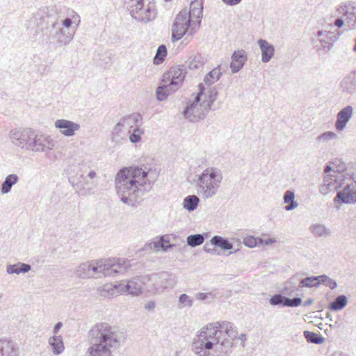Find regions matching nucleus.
Instances as JSON below:
<instances>
[{"mask_svg": "<svg viewBox=\"0 0 356 356\" xmlns=\"http://www.w3.org/2000/svg\"><path fill=\"white\" fill-rule=\"evenodd\" d=\"M231 59V70L232 73H236L244 66V64L248 59L247 53L243 49L236 50L232 54Z\"/></svg>", "mask_w": 356, "mask_h": 356, "instance_id": "22", "label": "nucleus"}, {"mask_svg": "<svg viewBox=\"0 0 356 356\" xmlns=\"http://www.w3.org/2000/svg\"><path fill=\"white\" fill-rule=\"evenodd\" d=\"M347 297L344 295H340L329 304L328 308L332 311H339L343 309L347 305Z\"/></svg>", "mask_w": 356, "mask_h": 356, "instance_id": "37", "label": "nucleus"}, {"mask_svg": "<svg viewBox=\"0 0 356 356\" xmlns=\"http://www.w3.org/2000/svg\"><path fill=\"white\" fill-rule=\"evenodd\" d=\"M124 128L119 123V122L115 125L112 131L111 140L115 144H122L127 140L126 130H123Z\"/></svg>", "mask_w": 356, "mask_h": 356, "instance_id": "29", "label": "nucleus"}, {"mask_svg": "<svg viewBox=\"0 0 356 356\" xmlns=\"http://www.w3.org/2000/svg\"><path fill=\"white\" fill-rule=\"evenodd\" d=\"M344 24V20L341 18H337L334 22V26L341 28Z\"/></svg>", "mask_w": 356, "mask_h": 356, "instance_id": "59", "label": "nucleus"}, {"mask_svg": "<svg viewBox=\"0 0 356 356\" xmlns=\"http://www.w3.org/2000/svg\"><path fill=\"white\" fill-rule=\"evenodd\" d=\"M355 45H354V47H353V51H354L355 52H356V38H355Z\"/></svg>", "mask_w": 356, "mask_h": 356, "instance_id": "64", "label": "nucleus"}, {"mask_svg": "<svg viewBox=\"0 0 356 356\" xmlns=\"http://www.w3.org/2000/svg\"><path fill=\"white\" fill-rule=\"evenodd\" d=\"M225 3L229 6H235L241 2V0H222Z\"/></svg>", "mask_w": 356, "mask_h": 356, "instance_id": "57", "label": "nucleus"}, {"mask_svg": "<svg viewBox=\"0 0 356 356\" xmlns=\"http://www.w3.org/2000/svg\"><path fill=\"white\" fill-rule=\"evenodd\" d=\"M156 307L155 302L149 301L145 305V309L148 311H152Z\"/></svg>", "mask_w": 356, "mask_h": 356, "instance_id": "56", "label": "nucleus"}, {"mask_svg": "<svg viewBox=\"0 0 356 356\" xmlns=\"http://www.w3.org/2000/svg\"><path fill=\"white\" fill-rule=\"evenodd\" d=\"M338 11L341 13H343L346 16V22L350 23L353 26L356 23V5L353 3H347L345 5H341L339 7Z\"/></svg>", "mask_w": 356, "mask_h": 356, "instance_id": "23", "label": "nucleus"}, {"mask_svg": "<svg viewBox=\"0 0 356 356\" xmlns=\"http://www.w3.org/2000/svg\"><path fill=\"white\" fill-rule=\"evenodd\" d=\"M144 276L134 277L129 280H123L115 284H107L101 287L102 296L105 297L116 296L119 293H127L137 296L142 293V285L147 284Z\"/></svg>", "mask_w": 356, "mask_h": 356, "instance_id": "9", "label": "nucleus"}, {"mask_svg": "<svg viewBox=\"0 0 356 356\" xmlns=\"http://www.w3.org/2000/svg\"><path fill=\"white\" fill-rule=\"evenodd\" d=\"M35 19L39 18L44 24H51L54 21L60 22L61 16V8L57 6L47 7L44 10L38 12L35 15Z\"/></svg>", "mask_w": 356, "mask_h": 356, "instance_id": "16", "label": "nucleus"}, {"mask_svg": "<svg viewBox=\"0 0 356 356\" xmlns=\"http://www.w3.org/2000/svg\"><path fill=\"white\" fill-rule=\"evenodd\" d=\"M131 266L129 261L121 258L93 260L81 264L75 274L81 279L115 277L124 274Z\"/></svg>", "mask_w": 356, "mask_h": 356, "instance_id": "3", "label": "nucleus"}, {"mask_svg": "<svg viewBox=\"0 0 356 356\" xmlns=\"http://www.w3.org/2000/svg\"><path fill=\"white\" fill-rule=\"evenodd\" d=\"M313 302H314L313 299H311V298H310V299H308L307 300H306L305 302H304L303 305H304L305 307H307V306H309V305H312V304H313Z\"/></svg>", "mask_w": 356, "mask_h": 356, "instance_id": "61", "label": "nucleus"}, {"mask_svg": "<svg viewBox=\"0 0 356 356\" xmlns=\"http://www.w3.org/2000/svg\"><path fill=\"white\" fill-rule=\"evenodd\" d=\"M222 75V72L219 67L213 69L209 72L204 77V82L199 85H203L204 88H216L214 86H211L215 82H216Z\"/></svg>", "mask_w": 356, "mask_h": 356, "instance_id": "28", "label": "nucleus"}, {"mask_svg": "<svg viewBox=\"0 0 356 356\" xmlns=\"http://www.w3.org/2000/svg\"><path fill=\"white\" fill-rule=\"evenodd\" d=\"M200 22H195L188 18L187 9L181 10L177 15L172 26V40L178 41L184 35L193 36L199 29Z\"/></svg>", "mask_w": 356, "mask_h": 356, "instance_id": "10", "label": "nucleus"}, {"mask_svg": "<svg viewBox=\"0 0 356 356\" xmlns=\"http://www.w3.org/2000/svg\"><path fill=\"white\" fill-rule=\"evenodd\" d=\"M320 284H323L329 287L330 289H334L337 286V283L335 280L330 278L325 275H319Z\"/></svg>", "mask_w": 356, "mask_h": 356, "instance_id": "48", "label": "nucleus"}, {"mask_svg": "<svg viewBox=\"0 0 356 356\" xmlns=\"http://www.w3.org/2000/svg\"><path fill=\"white\" fill-rule=\"evenodd\" d=\"M200 198L195 195H190L184 197L183 207L191 212L195 210L200 203Z\"/></svg>", "mask_w": 356, "mask_h": 356, "instance_id": "35", "label": "nucleus"}, {"mask_svg": "<svg viewBox=\"0 0 356 356\" xmlns=\"http://www.w3.org/2000/svg\"><path fill=\"white\" fill-rule=\"evenodd\" d=\"M74 31L64 29L60 26V22L54 21L50 26L49 38L56 41L59 46H66L73 39Z\"/></svg>", "mask_w": 356, "mask_h": 356, "instance_id": "15", "label": "nucleus"}, {"mask_svg": "<svg viewBox=\"0 0 356 356\" xmlns=\"http://www.w3.org/2000/svg\"><path fill=\"white\" fill-rule=\"evenodd\" d=\"M304 337L307 341L315 344H321L324 342L325 339L320 334H317L311 331L306 330L303 332Z\"/></svg>", "mask_w": 356, "mask_h": 356, "instance_id": "40", "label": "nucleus"}, {"mask_svg": "<svg viewBox=\"0 0 356 356\" xmlns=\"http://www.w3.org/2000/svg\"><path fill=\"white\" fill-rule=\"evenodd\" d=\"M31 269V266L28 264L19 262L15 264H10L6 266V272L8 274H20L28 273Z\"/></svg>", "mask_w": 356, "mask_h": 356, "instance_id": "32", "label": "nucleus"}, {"mask_svg": "<svg viewBox=\"0 0 356 356\" xmlns=\"http://www.w3.org/2000/svg\"><path fill=\"white\" fill-rule=\"evenodd\" d=\"M298 290L296 284L292 283L291 280H289L286 282V286L280 290V293L285 296H292L293 293Z\"/></svg>", "mask_w": 356, "mask_h": 356, "instance_id": "47", "label": "nucleus"}, {"mask_svg": "<svg viewBox=\"0 0 356 356\" xmlns=\"http://www.w3.org/2000/svg\"><path fill=\"white\" fill-rule=\"evenodd\" d=\"M167 56V48L165 45L161 44L159 46L156 55L154 58V63L156 65L162 63Z\"/></svg>", "mask_w": 356, "mask_h": 356, "instance_id": "43", "label": "nucleus"}, {"mask_svg": "<svg viewBox=\"0 0 356 356\" xmlns=\"http://www.w3.org/2000/svg\"><path fill=\"white\" fill-rule=\"evenodd\" d=\"M353 114V108L348 105L339 111L337 115V120L334 123L335 129L337 131H343Z\"/></svg>", "mask_w": 356, "mask_h": 356, "instance_id": "18", "label": "nucleus"}, {"mask_svg": "<svg viewBox=\"0 0 356 356\" xmlns=\"http://www.w3.org/2000/svg\"><path fill=\"white\" fill-rule=\"evenodd\" d=\"M284 203L287 204L285 207L286 211H291L298 207V204L295 201V193L293 191L288 190L285 192L283 197Z\"/></svg>", "mask_w": 356, "mask_h": 356, "instance_id": "38", "label": "nucleus"}, {"mask_svg": "<svg viewBox=\"0 0 356 356\" xmlns=\"http://www.w3.org/2000/svg\"><path fill=\"white\" fill-rule=\"evenodd\" d=\"M319 42L324 51H329L332 49L333 44L332 43L326 38V36L320 37Z\"/></svg>", "mask_w": 356, "mask_h": 356, "instance_id": "53", "label": "nucleus"}, {"mask_svg": "<svg viewBox=\"0 0 356 356\" xmlns=\"http://www.w3.org/2000/svg\"><path fill=\"white\" fill-rule=\"evenodd\" d=\"M72 13L74 15L72 16V18L67 17L64 19L61 20V22H60V26L64 29L69 30V29L72 26L73 23H75V21H73V19L79 17V15L74 11H72Z\"/></svg>", "mask_w": 356, "mask_h": 356, "instance_id": "50", "label": "nucleus"}, {"mask_svg": "<svg viewBox=\"0 0 356 356\" xmlns=\"http://www.w3.org/2000/svg\"><path fill=\"white\" fill-rule=\"evenodd\" d=\"M19 181V177L16 174L8 175L1 184V193L8 194L10 192L12 187Z\"/></svg>", "mask_w": 356, "mask_h": 356, "instance_id": "31", "label": "nucleus"}, {"mask_svg": "<svg viewBox=\"0 0 356 356\" xmlns=\"http://www.w3.org/2000/svg\"><path fill=\"white\" fill-rule=\"evenodd\" d=\"M211 242L217 248H220L223 250H229L233 248V243L229 242L226 238L220 236H214L211 238Z\"/></svg>", "mask_w": 356, "mask_h": 356, "instance_id": "36", "label": "nucleus"}, {"mask_svg": "<svg viewBox=\"0 0 356 356\" xmlns=\"http://www.w3.org/2000/svg\"><path fill=\"white\" fill-rule=\"evenodd\" d=\"M89 334L94 341L88 349L90 356H111V348H118L123 338L122 332L107 323H97Z\"/></svg>", "mask_w": 356, "mask_h": 356, "instance_id": "4", "label": "nucleus"}, {"mask_svg": "<svg viewBox=\"0 0 356 356\" xmlns=\"http://www.w3.org/2000/svg\"><path fill=\"white\" fill-rule=\"evenodd\" d=\"M275 242V239L273 238H270L267 240H264L261 238H259V245H268L274 243Z\"/></svg>", "mask_w": 356, "mask_h": 356, "instance_id": "55", "label": "nucleus"}, {"mask_svg": "<svg viewBox=\"0 0 356 356\" xmlns=\"http://www.w3.org/2000/svg\"><path fill=\"white\" fill-rule=\"evenodd\" d=\"M217 95L216 88H204V84L199 85V92L193 100H189L184 111V117L191 122L203 119L210 111Z\"/></svg>", "mask_w": 356, "mask_h": 356, "instance_id": "5", "label": "nucleus"}, {"mask_svg": "<svg viewBox=\"0 0 356 356\" xmlns=\"http://www.w3.org/2000/svg\"><path fill=\"white\" fill-rule=\"evenodd\" d=\"M309 229L315 237H327L331 235L330 229L323 224H313L310 226Z\"/></svg>", "mask_w": 356, "mask_h": 356, "instance_id": "34", "label": "nucleus"}, {"mask_svg": "<svg viewBox=\"0 0 356 356\" xmlns=\"http://www.w3.org/2000/svg\"><path fill=\"white\" fill-rule=\"evenodd\" d=\"M259 238L253 236H248L243 238V244L250 248H254L259 245Z\"/></svg>", "mask_w": 356, "mask_h": 356, "instance_id": "49", "label": "nucleus"}, {"mask_svg": "<svg viewBox=\"0 0 356 356\" xmlns=\"http://www.w3.org/2000/svg\"><path fill=\"white\" fill-rule=\"evenodd\" d=\"M257 44L261 51V61L265 63H268L274 56V46L264 39H259Z\"/></svg>", "mask_w": 356, "mask_h": 356, "instance_id": "24", "label": "nucleus"}, {"mask_svg": "<svg viewBox=\"0 0 356 356\" xmlns=\"http://www.w3.org/2000/svg\"><path fill=\"white\" fill-rule=\"evenodd\" d=\"M158 177V171L146 165L124 168L115 177L117 193L122 202L134 207L137 198L151 189Z\"/></svg>", "mask_w": 356, "mask_h": 356, "instance_id": "2", "label": "nucleus"}, {"mask_svg": "<svg viewBox=\"0 0 356 356\" xmlns=\"http://www.w3.org/2000/svg\"><path fill=\"white\" fill-rule=\"evenodd\" d=\"M54 145L55 143L50 136L34 131L28 150L47 153L53 149Z\"/></svg>", "mask_w": 356, "mask_h": 356, "instance_id": "14", "label": "nucleus"}, {"mask_svg": "<svg viewBox=\"0 0 356 356\" xmlns=\"http://www.w3.org/2000/svg\"><path fill=\"white\" fill-rule=\"evenodd\" d=\"M186 70L184 65L175 66L163 75L161 84L156 90L159 101L166 99L171 92L176 91L181 86L186 74Z\"/></svg>", "mask_w": 356, "mask_h": 356, "instance_id": "7", "label": "nucleus"}, {"mask_svg": "<svg viewBox=\"0 0 356 356\" xmlns=\"http://www.w3.org/2000/svg\"><path fill=\"white\" fill-rule=\"evenodd\" d=\"M269 302L273 306L280 305L282 307H296L301 305L302 299L299 297L291 299L281 294H275L270 298Z\"/></svg>", "mask_w": 356, "mask_h": 356, "instance_id": "19", "label": "nucleus"}, {"mask_svg": "<svg viewBox=\"0 0 356 356\" xmlns=\"http://www.w3.org/2000/svg\"><path fill=\"white\" fill-rule=\"evenodd\" d=\"M331 356H347V355L341 352H335L333 354H332Z\"/></svg>", "mask_w": 356, "mask_h": 356, "instance_id": "62", "label": "nucleus"}, {"mask_svg": "<svg viewBox=\"0 0 356 356\" xmlns=\"http://www.w3.org/2000/svg\"><path fill=\"white\" fill-rule=\"evenodd\" d=\"M33 133L30 128H17L10 131L9 138L14 145L28 150Z\"/></svg>", "mask_w": 356, "mask_h": 356, "instance_id": "13", "label": "nucleus"}, {"mask_svg": "<svg viewBox=\"0 0 356 356\" xmlns=\"http://www.w3.org/2000/svg\"><path fill=\"white\" fill-rule=\"evenodd\" d=\"M54 126L60 130L63 135L67 137L74 136L76 131H79L81 127L79 124L65 119L57 120Z\"/></svg>", "mask_w": 356, "mask_h": 356, "instance_id": "17", "label": "nucleus"}, {"mask_svg": "<svg viewBox=\"0 0 356 356\" xmlns=\"http://www.w3.org/2000/svg\"><path fill=\"white\" fill-rule=\"evenodd\" d=\"M338 138V136L334 131H325L321 134H320L317 138L316 140L318 143H327L330 141L337 140Z\"/></svg>", "mask_w": 356, "mask_h": 356, "instance_id": "44", "label": "nucleus"}, {"mask_svg": "<svg viewBox=\"0 0 356 356\" xmlns=\"http://www.w3.org/2000/svg\"><path fill=\"white\" fill-rule=\"evenodd\" d=\"M143 278L147 280V286L154 294H161L165 289L174 287L177 283L175 278L166 272L145 275Z\"/></svg>", "mask_w": 356, "mask_h": 356, "instance_id": "12", "label": "nucleus"}, {"mask_svg": "<svg viewBox=\"0 0 356 356\" xmlns=\"http://www.w3.org/2000/svg\"><path fill=\"white\" fill-rule=\"evenodd\" d=\"M340 90L347 95L356 94V70L350 72L343 78L340 82Z\"/></svg>", "mask_w": 356, "mask_h": 356, "instance_id": "20", "label": "nucleus"}, {"mask_svg": "<svg viewBox=\"0 0 356 356\" xmlns=\"http://www.w3.org/2000/svg\"><path fill=\"white\" fill-rule=\"evenodd\" d=\"M193 300L185 293L181 294L179 297V304L181 307H191L193 305Z\"/></svg>", "mask_w": 356, "mask_h": 356, "instance_id": "51", "label": "nucleus"}, {"mask_svg": "<svg viewBox=\"0 0 356 356\" xmlns=\"http://www.w3.org/2000/svg\"><path fill=\"white\" fill-rule=\"evenodd\" d=\"M203 5L202 0H195L190 4V10H188V18L195 22H200L202 17Z\"/></svg>", "mask_w": 356, "mask_h": 356, "instance_id": "25", "label": "nucleus"}, {"mask_svg": "<svg viewBox=\"0 0 356 356\" xmlns=\"http://www.w3.org/2000/svg\"><path fill=\"white\" fill-rule=\"evenodd\" d=\"M129 140L132 143H136L140 141L141 136L144 134V129L141 127H135L131 131Z\"/></svg>", "mask_w": 356, "mask_h": 356, "instance_id": "45", "label": "nucleus"}, {"mask_svg": "<svg viewBox=\"0 0 356 356\" xmlns=\"http://www.w3.org/2000/svg\"><path fill=\"white\" fill-rule=\"evenodd\" d=\"M339 186L337 182L336 176L334 175H327L324 177V181L319 187V192L323 195H326L328 193L336 190Z\"/></svg>", "mask_w": 356, "mask_h": 356, "instance_id": "26", "label": "nucleus"}, {"mask_svg": "<svg viewBox=\"0 0 356 356\" xmlns=\"http://www.w3.org/2000/svg\"><path fill=\"white\" fill-rule=\"evenodd\" d=\"M75 170H76V175H71L69 177V181L74 189L83 195L95 194L97 184L94 179L97 177L96 172L90 170L85 175L87 170L86 165L83 164H79L75 167Z\"/></svg>", "mask_w": 356, "mask_h": 356, "instance_id": "8", "label": "nucleus"}, {"mask_svg": "<svg viewBox=\"0 0 356 356\" xmlns=\"http://www.w3.org/2000/svg\"><path fill=\"white\" fill-rule=\"evenodd\" d=\"M238 339L241 340L242 341H245L246 340V334H241L238 336Z\"/></svg>", "mask_w": 356, "mask_h": 356, "instance_id": "63", "label": "nucleus"}, {"mask_svg": "<svg viewBox=\"0 0 356 356\" xmlns=\"http://www.w3.org/2000/svg\"><path fill=\"white\" fill-rule=\"evenodd\" d=\"M17 350L15 343L12 340H0V355L1 356H17Z\"/></svg>", "mask_w": 356, "mask_h": 356, "instance_id": "27", "label": "nucleus"}, {"mask_svg": "<svg viewBox=\"0 0 356 356\" xmlns=\"http://www.w3.org/2000/svg\"><path fill=\"white\" fill-rule=\"evenodd\" d=\"M205 239V235L202 234H195L189 235L186 238L187 244L195 248L202 244Z\"/></svg>", "mask_w": 356, "mask_h": 356, "instance_id": "42", "label": "nucleus"}, {"mask_svg": "<svg viewBox=\"0 0 356 356\" xmlns=\"http://www.w3.org/2000/svg\"><path fill=\"white\" fill-rule=\"evenodd\" d=\"M331 172L334 173L336 172L330 165H326L324 168L325 176H327V175H332Z\"/></svg>", "mask_w": 356, "mask_h": 356, "instance_id": "58", "label": "nucleus"}, {"mask_svg": "<svg viewBox=\"0 0 356 356\" xmlns=\"http://www.w3.org/2000/svg\"><path fill=\"white\" fill-rule=\"evenodd\" d=\"M197 299L200 300H206L207 299H213L214 298V296L212 293H199L197 294Z\"/></svg>", "mask_w": 356, "mask_h": 356, "instance_id": "54", "label": "nucleus"}, {"mask_svg": "<svg viewBox=\"0 0 356 356\" xmlns=\"http://www.w3.org/2000/svg\"><path fill=\"white\" fill-rule=\"evenodd\" d=\"M48 343L51 347L52 352L54 355H60L64 351L65 346L61 335H54L49 337Z\"/></svg>", "mask_w": 356, "mask_h": 356, "instance_id": "30", "label": "nucleus"}, {"mask_svg": "<svg viewBox=\"0 0 356 356\" xmlns=\"http://www.w3.org/2000/svg\"><path fill=\"white\" fill-rule=\"evenodd\" d=\"M119 123L123 127L124 129L128 130L131 133V129L135 127H141L143 124V118L139 113H134L131 115L124 116L120 119Z\"/></svg>", "mask_w": 356, "mask_h": 356, "instance_id": "21", "label": "nucleus"}, {"mask_svg": "<svg viewBox=\"0 0 356 356\" xmlns=\"http://www.w3.org/2000/svg\"><path fill=\"white\" fill-rule=\"evenodd\" d=\"M216 246H214L211 239L209 242H207L204 244L203 249L207 253H209L213 255H218L219 254V253L217 252V250L216 249Z\"/></svg>", "mask_w": 356, "mask_h": 356, "instance_id": "52", "label": "nucleus"}, {"mask_svg": "<svg viewBox=\"0 0 356 356\" xmlns=\"http://www.w3.org/2000/svg\"><path fill=\"white\" fill-rule=\"evenodd\" d=\"M63 323L61 322H58L54 327L53 332L54 334H56L58 332L60 329L62 327Z\"/></svg>", "mask_w": 356, "mask_h": 356, "instance_id": "60", "label": "nucleus"}, {"mask_svg": "<svg viewBox=\"0 0 356 356\" xmlns=\"http://www.w3.org/2000/svg\"><path fill=\"white\" fill-rule=\"evenodd\" d=\"M131 16L137 22L147 24L155 19L157 11L154 3H145V0H125Z\"/></svg>", "mask_w": 356, "mask_h": 356, "instance_id": "11", "label": "nucleus"}, {"mask_svg": "<svg viewBox=\"0 0 356 356\" xmlns=\"http://www.w3.org/2000/svg\"><path fill=\"white\" fill-rule=\"evenodd\" d=\"M340 31H337V33L332 31H318L317 32V36H326V38L330 40L332 44L337 41L340 35Z\"/></svg>", "mask_w": 356, "mask_h": 356, "instance_id": "46", "label": "nucleus"}, {"mask_svg": "<svg viewBox=\"0 0 356 356\" xmlns=\"http://www.w3.org/2000/svg\"><path fill=\"white\" fill-rule=\"evenodd\" d=\"M173 245H174L170 244L169 240L166 239L165 236H161L158 241H153L149 244L150 249L154 252H159L160 250L166 252Z\"/></svg>", "mask_w": 356, "mask_h": 356, "instance_id": "33", "label": "nucleus"}, {"mask_svg": "<svg viewBox=\"0 0 356 356\" xmlns=\"http://www.w3.org/2000/svg\"><path fill=\"white\" fill-rule=\"evenodd\" d=\"M320 286L319 276L307 277L300 280L299 287H318Z\"/></svg>", "mask_w": 356, "mask_h": 356, "instance_id": "39", "label": "nucleus"}, {"mask_svg": "<svg viewBox=\"0 0 356 356\" xmlns=\"http://www.w3.org/2000/svg\"><path fill=\"white\" fill-rule=\"evenodd\" d=\"M206 62V58L200 54L195 55L191 59L188 64L190 70H198L202 67Z\"/></svg>", "mask_w": 356, "mask_h": 356, "instance_id": "41", "label": "nucleus"}, {"mask_svg": "<svg viewBox=\"0 0 356 356\" xmlns=\"http://www.w3.org/2000/svg\"><path fill=\"white\" fill-rule=\"evenodd\" d=\"M222 175L220 170L215 168H207L198 175L196 181V191L202 199H210L218 191Z\"/></svg>", "mask_w": 356, "mask_h": 356, "instance_id": "6", "label": "nucleus"}, {"mask_svg": "<svg viewBox=\"0 0 356 356\" xmlns=\"http://www.w3.org/2000/svg\"><path fill=\"white\" fill-rule=\"evenodd\" d=\"M236 333L229 321H216L203 327L194 338L192 349L197 356H228Z\"/></svg>", "mask_w": 356, "mask_h": 356, "instance_id": "1", "label": "nucleus"}]
</instances>
